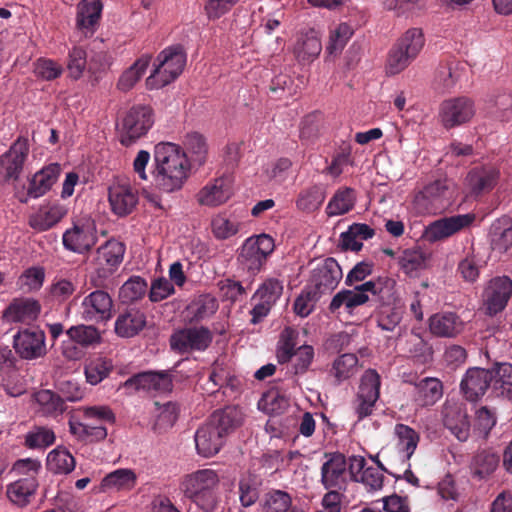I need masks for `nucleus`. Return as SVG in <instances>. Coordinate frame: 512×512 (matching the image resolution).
<instances>
[{
	"instance_id": "nucleus-30",
	"label": "nucleus",
	"mask_w": 512,
	"mask_h": 512,
	"mask_svg": "<svg viewBox=\"0 0 512 512\" xmlns=\"http://www.w3.org/2000/svg\"><path fill=\"white\" fill-rule=\"evenodd\" d=\"M322 51L321 33L315 28L301 30L296 37L293 53L300 62H312Z\"/></svg>"
},
{
	"instance_id": "nucleus-16",
	"label": "nucleus",
	"mask_w": 512,
	"mask_h": 512,
	"mask_svg": "<svg viewBox=\"0 0 512 512\" xmlns=\"http://www.w3.org/2000/svg\"><path fill=\"white\" fill-rule=\"evenodd\" d=\"M380 384V375L375 370L369 369L362 375L355 405L360 420L372 414L379 398Z\"/></svg>"
},
{
	"instance_id": "nucleus-57",
	"label": "nucleus",
	"mask_w": 512,
	"mask_h": 512,
	"mask_svg": "<svg viewBox=\"0 0 512 512\" xmlns=\"http://www.w3.org/2000/svg\"><path fill=\"white\" fill-rule=\"evenodd\" d=\"M352 35V30L346 23H340L330 29L329 41L326 47L330 55L339 54Z\"/></svg>"
},
{
	"instance_id": "nucleus-42",
	"label": "nucleus",
	"mask_w": 512,
	"mask_h": 512,
	"mask_svg": "<svg viewBox=\"0 0 512 512\" xmlns=\"http://www.w3.org/2000/svg\"><path fill=\"white\" fill-rule=\"evenodd\" d=\"M356 195L353 189L344 187L338 189L326 206V214L329 217L340 216L353 209Z\"/></svg>"
},
{
	"instance_id": "nucleus-34",
	"label": "nucleus",
	"mask_w": 512,
	"mask_h": 512,
	"mask_svg": "<svg viewBox=\"0 0 512 512\" xmlns=\"http://www.w3.org/2000/svg\"><path fill=\"white\" fill-rule=\"evenodd\" d=\"M499 170L492 166H484L472 169L466 177V185L472 194L491 190L497 183Z\"/></svg>"
},
{
	"instance_id": "nucleus-39",
	"label": "nucleus",
	"mask_w": 512,
	"mask_h": 512,
	"mask_svg": "<svg viewBox=\"0 0 512 512\" xmlns=\"http://www.w3.org/2000/svg\"><path fill=\"white\" fill-rule=\"evenodd\" d=\"M442 395V383L436 378L426 377L415 386V401L420 406L434 405Z\"/></svg>"
},
{
	"instance_id": "nucleus-55",
	"label": "nucleus",
	"mask_w": 512,
	"mask_h": 512,
	"mask_svg": "<svg viewBox=\"0 0 512 512\" xmlns=\"http://www.w3.org/2000/svg\"><path fill=\"white\" fill-rule=\"evenodd\" d=\"M64 68L57 61L50 58H38L33 63V73L37 79L53 81L63 74Z\"/></svg>"
},
{
	"instance_id": "nucleus-48",
	"label": "nucleus",
	"mask_w": 512,
	"mask_h": 512,
	"mask_svg": "<svg viewBox=\"0 0 512 512\" xmlns=\"http://www.w3.org/2000/svg\"><path fill=\"white\" fill-rule=\"evenodd\" d=\"M102 4L99 0H82L77 6V24L81 28H91L100 18Z\"/></svg>"
},
{
	"instance_id": "nucleus-59",
	"label": "nucleus",
	"mask_w": 512,
	"mask_h": 512,
	"mask_svg": "<svg viewBox=\"0 0 512 512\" xmlns=\"http://www.w3.org/2000/svg\"><path fill=\"white\" fill-rule=\"evenodd\" d=\"M55 441L53 430L47 427H35L30 430L25 437V444L32 449H44L52 445Z\"/></svg>"
},
{
	"instance_id": "nucleus-51",
	"label": "nucleus",
	"mask_w": 512,
	"mask_h": 512,
	"mask_svg": "<svg viewBox=\"0 0 512 512\" xmlns=\"http://www.w3.org/2000/svg\"><path fill=\"white\" fill-rule=\"evenodd\" d=\"M147 288V282L142 277L132 276L121 286L119 298L125 304L136 302L145 296Z\"/></svg>"
},
{
	"instance_id": "nucleus-53",
	"label": "nucleus",
	"mask_w": 512,
	"mask_h": 512,
	"mask_svg": "<svg viewBox=\"0 0 512 512\" xmlns=\"http://www.w3.org/2000/svg\"><path fill=\"white\" fill-rule=\"evenodd\" d=\"M87 67V53L82 46L74 45L67 55L66 68L68 76L73 80H78L83 76Z\"/></svg>"
},
{
	"instance_id": "nucleus-6",
	"label": "nucleus",
	"mask_w": 512,
	"mask_h": 512,
	"mask_svg": "<svg viewBox=\"0 0 512 512\" xmlns=\"http://www.w3.org/2000/svg\"><path fill=\"white\" fill-rule=\"evenodd\" d=\"M454 198V190L447 181H435L418 192L413 206L419 215H435L445 210Z\"/></svg>"
},
{
	"instance_id": "nucleus-45",
	"label": "nucleus",
	"mask_w": 512,
	"mask_h": 512,
	"mask_svg": "<svg viewBox=\"0 0 512 512\" xmlns=\"http://www.w3.org/2000/svg\"><path fill=\"white\" fill-rule=\"evenodd\" d=\"M46 465L55 474H67L75 468V459L67 449L57 447L48 453Z\"/></svg>"
},
{
	"instance_id": "nucleus-13",
	"label": "nucleus",
	"mask_w": 512,
	"mask_h": 512,
	"mask_svg": "<svg viewBox=\"0 0 512 512\" xmlns=\"http://www.w3.org/2000/svg\"><path fill=\"white\" fill-rule=\"evenodd\" d=\"M62 241L69 251L79 254L89 251L97 241L94 222L88 218L76 221L64 232Z\"/></svg>"
},
{
	"instance_id": "nucleus-15",
	"label": "nucleus",
	"mask_w": 512,
	"mask_h": 512,
	"mask_svg": "<svg viewBox=\"0 0 512 512\" xmlns=\"http://www.w3.org/2000/svg\"><path fill=\"white\" fill-rule=\"evenodd\" d=\"M28 139L18 137L0 157V174L6 181L17 180L29 156Z\"/></svg>"
},
{
	"instance_id": "nucleus-10",
	"label": "nucleus",
	"mask_w": 512,
	"mask_h": 512,
	"mask_svg": "<svg viewBox=\"0 0 512 512\" xmlns=\"http://www.w3.org/2000/svg\"><path fill=\"white\" fill-rule=\"evenodd\" d=\"M475 220L476 215L474 213L443 217L427 225L423 236L430 243L444 241L455 234L470 228Z\"/></svg>"
},
{
	"instance_id": "nucleus-38",
	"label": "nucleus",
	"mask_w": 512,
	"mask_h": 512,
	"mask_svg": "<svg viewBox=\"0 0 512 512\" xmlns=\"http://www.w3.org/2000/svg\"><path fill=\"white\" fill-rule=\"evenodd\" d=\"M261 512H298L291 496L282 490H270L260 499Z\"/></svg>"
},
{
	"instance_id": "nucleus-61",
	"label": "nucleus",
	"mask_w": 512,
	"mask_h": 512,
	"mask_svg": "<svg viewBox=\"0 0 512 512\" xmlns=\"http://www.w3.org/2000/svg\"><path fill=\"white\" fill-rule=\"evenodd\" d=\"M358 358L355 354L346 353L339 356L333 364L334 375L338 381L353 376L357 371Z\"/></svg>"
},
{
	"instance_id": "nucleus-9",
	"label": "nucleus",
	"mask_w": 512,
	"mask_h": 512,
	"mask_svg": "<svg viewBox=\"0 0 512 512\" xmlns=\"http://www.w3.org/2000/svg\"><path fill=\"white\" fill-rule=\"evenodd\" d=\"M297 332L290 327L285 328L280 336L277 347V358L280 363L294 359L295 373L305 372L314 358V349L310 345H302L294 350Z\"/></svg>"
},
{
	"instance_id": "nucleus-25",
	"label": "nucleus",
	"mask_w": 512,
	"mask_h": 512,
	"mask_svg": "<svg viewBox=\"0 0 512 512\" xmlns=\"http://www.w3.org/2000/svg\"><path fill=\"white\" fill-rule=\"evenodd\" d=\"M492 387V373L490 370L473 367L464 374L460 389L468 401H477Z\"/></svg>"
},
{
	"instance_id": "nucleus-35",
	"label": "nucleus",
	"mask_w": 512,
	"mask_h": 512,
	"mask_svg": "<svg viewBox=\"0 0 512 512\" xmlns=\"http://www.w3.org/2000/svg\"><path fill=\"white\" fill-rule=\"evenodd\" d=\"M137 483V475L132 469L120 468L107 474L101 481L103 491H131Z\"/></svg>"
},
{
	"instance_id": "nucleus-37",
	"label": "nucleus",
	"mask_w": 512,
	"mask_h": 512,
	"mask_svg": "<svg viewBox=\"0 0 512 512\" xmlns=\"http://www.w3.org/2000/svg\"><path fill=\"white\" fill-rule=\"evenodd\" d=\"M33 399L37 405L36 412L42 416L56 417L65 410L63 399L51 390L37 391L34 393Z\"/></svg>"
},
{
	"instance_id": "nucleus-31",
	"label": "nucleus",
	"mask_w": 512,
	"mask_h": 512,
	"mask_svg": "<svg viewBox=\"0 0 512 512\" xmlns=\"http://www.w3.org/2000/svg\"><path fill=\"white\" fill-rule=\"evenodd\" d=\"M111 211L119 216L129 215L138 203L137 192L127 184H114L108 190Z\"/></svg>"
},
{
	"instance_id": "nucleus-18",
	"label": "nucleus",
	"mask_w": 512,
	"mask_h": 512,
	"mask_svg": "<svg viewBox=\"0 0 512 512\" xmlns=\"http://www.w3.org/2000/svg\"><path fill=\"white\" fill-rule=\"evenodd\" d=\"M512 296V280L507 276L493 278L483 294L484 307L490 316L501 312Z\"/></svg>"
},
{
	"instance_id": "nucleus-8",
	"label": "nucleus",
	"mask_w": 512,
	"mask_h": 512,
	"mask_svg": "<svg viewBox=\"0 0 512 512\" xmlns=\"http://www.w3.org/2000/svg\"><path fill=\"white\" fill-rule=\"evenodd\" d=\"M154 123L152 110L145 105L133 106L118 123L121 143L131 145L144 136Z\"/></svg>"
},
{
	"instance_id": "nucleus-27",
	"label": "nucleus",
	"mask_w": 512,
	"mask_h": 512,
	"mask_svg": "<svg viewBox=\"0 0 512 512\" xmlns=\"http://www.w3.org/2000/svg\"><path fill=\"white\" fill-rule=\"evenodd\" d=\"M171 385V379L166 373L143 372L127 379L120 388L131 394L139 390L165 392L171 389Z\"/></svg>"
},
{
	"instance_id": "nucleus-60",
	"label": "nucleus",
	"mask_w": 512,
	"mask_h": 512,
	"mask_svg": "<svg viewBox=\"0 0 512 512\" xmlns=\"http://www.w3.org/2000/svg\"><path fill=\"white\" fill-rule=\"evenodd\" d=\"M111 367L112 365L110 361L105 358L99 357L91 360L85 366L87 382H89L91 385H97L108 376Z\"/></svg>"
},
{
	"instance_id": "nucleus-56",
	"label": "nucleus",
	"mask_w": 512,
	"mask_h": 512,
	"mask_svg": "<svg viewBox=\"0 0 512 512\" xmlns=\"http://www.w3.org/2000/svg\"><path fill=\"white\" fill-rule=\"evenodd\" d=\"M124 253V244L115 239H111L99 247L98 258L111 268H115L122 262Z\"/></svg>"
},
{
	"instance_id": "nucleus-2",
	"label": "nucleus",
	"mask_w": 512,
	"mask_h": 512,
	"mask_svg": "<svg viewBox=\"0 0 512 512\" xmlns=\"http://www.w3.org/2000/svg\"><path fill=\"white\" fill-rule=\"evenodd\" d=\"M190 163L182 148L171 142L158 143L154 151L155 187L164 193L180 190L186 182Z\"/></svg>"
},
{
	"instance_id": "nucleus-54",
	"label": "nucleus",
	"mask_w": 512,
	"mask_h": 512,
	"mask_svg": "<svg viewBox=\"0 0 512 512\" xmlns=\"http://www.w3.org/2000/svg\"><path fill=\"white\" fill-rule=\"evenodd\" d=\"M499 464V457L492 452L482 451L477 453L471 462L472 473L484 478L495 471Z\"/></svg>"
},
{
	"instance_id": "nucleus-50",
	"label": "nucleus",
	"mask_w": 512,
	"mask_h": 512,
	"mask_svg": "<svg viewBox=\"0 0 512 512\" xmlns=\"http://www.w3.org/2000/svg\"><path fill=\"white\" fill-rule=\"evenodd\" d=\"M424 44L425 39L422 30L410 28L398 39L395 46L416 59Z\"/></svg>"
},
{
	"instance_id": "nucleus-29",
	"label": "nucleus",
	"mask_w": 512,
	"mask_h": 512,
	"mask_svg": "<svg viewBox=\"0 0 512 512\" xmlns=\"http://www.w3.org/2000/svg\"><path fill=\"white\" fill-rule=\"evenodd\" d=\"M67 214L64 205L58 202H45L29 216V226L37 231L44 232L53 228Z\"/></svg>"
},
{
	"instance_id": "nucleus-5",
	"label": "nucleus",
	"mask_w": 512,
	"mask_h": 512,
	"mask_svg": "<svg viewBox=\"0 0 512 512\" xmlns=\"http://www.w3.org/2000/svg\"><path fill=\"white\" fill-rule=\"evenodd\" d=\"M155 68L146 79L148 89H160L174 81L183 71L186 55L180 46L164 49L156 59Z\"/></svg>"
},
{
	"instance_id": "nucleus-49",
	"label": "nucleus",
	"mask_w": 512,
	"mask_h": 512,
	"mask_svg": "<svg viewBox=\"0 0 512 512\" xmlns=\"http://www.w3.org/2000/svg\"><path fill=\"white\" fill-rule=\"evenodd\" d=\"M326 197L323 187L314 185L302 190L296 200L298 209L304 212H314L317 210Z\"/></svg>"
},
{
	"instance_id": "nucleus-41",
	"label": "nucleus",
	"mask_w": 512,
	"mask_h": 512,
	"mask_svg": "<svg viewBox=\"0 0 512 512\" xmlns=\"http://www.w3.org/2000/svg\"><path fill=\"white\" fill-rule=\"evenodd\" d=\"M394 434L397 438L396 447L398 452L404 460H409L418 446L419 434L405 424H396Z\"/></svg>"
},
{
	"instance_id": "nucleus-64",
	"label": "nucleus",
	"mask_w": 512,
	"mask_h": 512,
	"mask_svg": "<svg viewBox=\"0 0 512 512\" xmlns=\"http://www.w3.org/2000/svg\"><path fill=\"white\" fill-rule=\"evenodd\" d=\"M414 60L413 57L394 45L388 55L386 73L389 75H397L405 70Z\"/></svg>"
},
{
	"instance_id": "nucleus-4",
	"label": "nucleus",
	"mask_w": 512,
	"mask_h": 512,
	"mask_svg": "<svg viewBox=\"0 0 512 512\" xmlns=\"http://www.w3.org/2000/svg\"><path fill=\"white\" fill-rule=\"evenodd\" d=\"M219 483L220 478L215 470L199 469L182 478L180 490L202 510L210 512L218 502L216 490Z\"/></svg>"
},
{
	"instance_id": "nucleus-20",
	"label": "nucleus",
	"mask_w": 512,
	"mask_h": 512,
	"mask_svg": "<svg viewBox=\"0 0 512 512\" xmlns=\"http://www.w3.org/2000/svg\"><path fill=\"white\" fill-rule=\"evenodd\" d=\"M383 468L367 466V461L363 456L353 455L349 458L350 476L359 483H362L367 491L375 492L383 488L384 475Z\"/></svg>"
},
{
	"instance_id": "nucleus-52",
	"label": "nucleus",
	"mask_w": 512,
	"mask_h": 512,
	"mask_svg": "<svg viewBox=\"0 0 512 512\" xmlns=\"http://www.w3.org/2000/svg\"><path fill=\"white\" fill-rule=\"evenodd\" d=\"M185 151H183L188 160L202 164L205 161L207 145L204 137L196 132L186 135L183 142Z\"/></svg>"
},
{
	"instance_id": "nucleus-62",
	"label": "nucleus",
	"mask_w": 512,
	"mask_h": 512,
	"mask_svg": "<svg viewBox=\"0 0 512 512\" xmlns=\"http://www.w3.org/2000/svg\"><path fill=\"white\" fill-rule=\"evenodd\" d=\"M282 292V282L274 278H269L256 290L252 299H262L273 306L282 295Z\"/></svg>"
},
{
	"instance_id": "nucleus-11",
	"label": "nucleus",
	"mask_w": 512,
	"mask_h": 512,
	"mask_svg": "<svg viewBox=\"0 0 512 512\" xmlns=\"http://www.w3.org/2000/svg\"><path fill=\"white\" fill-rule=\"evenodd\" d=\"M476 108L472 99L461 96L444 100L439 107V121L445 129L461 126L472 120Z\"/></svg>"
},
{
	"instance_id": "nucleus-36",
	"label": "nucleus",
	"mask_w": 512,
	"mask_h": 512,
	"mask_svg": "<svg viewBox=\"0 0 512 512\" xmlns=\"http://www.w3.org/2000/svg\"><path fill=\"white\" fill-rule=\"evenodd\" d=\"M38 487L37 479L23 477L7 486V497L15 505L23 507L30 501Z\"/></svg>"
},
{
	"instance_id": "nucleus-47",
	"label": "nucleus",
	"mask_w": 512,
	"mask_h": 512,
	"mask_svg": "<svg viewBox=\"0 0 512 512\" xmlns=\"http://www.w3.org/2000/svg\"><path fill=\"white\" fill-rule=\"evenodd\" d=\"M151 56L143 55L137 59L132 66L125 70L119 78L118 88L122 91H128L134 87V85L141 79L145 74L149 64Z\"/></svg>"
},
{
	"instance_id": "nucleus-12",
	"label": "nucleus",
	"mask_w": 512,
	"mask_h": 512,
	"mask_svg": "<svg viewBox=\"0 0 512 512\" xmlns=\"http://www.w3.org/2000/svg\"><path fill=\"white\" fill-rule=\"evenodd\" d=\"M349 460L341 453L325 454L320 482L325 489L344 490L348 483Z\"/></svg>"
},
{
	"instance_id": "nucleus-26",
	"label": "nucleus",
	"mask_w": 512,
	"mask_h": 512,
	"mask_svg": "<svg viewBox=\"0 0 512 512\" xmlns=\"http://www.w3.org/2000/svg\"><path fill=\"white\" fill-rule=\"evenodd\" d=\"M443 423L459 440L466 441L470 435V422L462 404L446 401L442 408Z\"/></svg>"
},
{
	"instance_id": "nucleus-32",
	"label": "nucleus",
	"mask_w": 512,
	"mask_h": 512,
	"mask_svg": "<svg viewBox=\"0 0 512 512\" xmlns=\"http://www.w3.org/2000/svg\"><path fill=\"white\" fill-rule=\"evenodd\" d=\"M464 328L465 322L454 312L436 313L429 318V329L437 337L453 338Z\"/></svg>"
},
{
	"instance_id": "nucleus-21",
	"label": "nucleus",
	"mask_w": 512,
	"mask_h": 512,
	"mask_svg": "<svg viewBox=\"0 0 512 512\" xmlns=\"http://www.w3.org/2000/svg\"><path fill=\"white\" fill-rule=\"evenodd\" d=\"M212 341V333L205 327H192L175 332L170 339L171 347L179 352L205 350Z\"/></svg>"
},
{
	"instance_id": "nucleus-43",
	"label": "nucleus",
	"mask_w": 512,
	"mask_h": 512,
	"mask_svg": "<svg viewBox=\"0 0 512 512\" xmlns=\"http://www.w3.org/2000/svg\"><path fill=\"white\" fill-rule=\"evenodd\" d=\"M492 389L503 397L512 398V364L497 363L492 370Z\"/></svg>"
},
{
	"instance_id": "nucleus-7",
	"label": "nucleus",
	"mask_w": 512,
	"mask_h": 512,
	"mask_svg": "<svg viewBox=\"0 0 512 512\" xmlns=\"http://www.w3.org/2000/svg\"><path fill=\"white\" fill-rule=\"evenodd\" d=\"M275 249L274 239L266 234L252 235L242 244L239 262L249 271L259 272Z\"/></svg>"
},
{
	"instance_id": "nucleus-23",
	"label": "nucleus",
	"mask_w": 512,
	"mask_h": 512,
	"mask_svg": "<svg viewBox=\"0 0 512 512\" xmlns=\"http://www.w3.org/2000/svg\"><path fill=\"white\" fill-rule=\"evenodd\" d=\"M45 340L42 330L24 329L14 335V349L23 359H36L46 354Z\"/></svg>"
},
{
	"instance_id": "nucleus-33",
	"label": "nucleus",
	"mask_w": 512,
	"mask_h": 512,
	"mask_svg": "<svg viewBox=\"0 0 512 512\" xmlns=\"http://www.w3.org/2000/svg\"><path fill=\"white\" fill-rule=\"evenodd\" d=\"M382 305L377 313V324L382 330L393 331L401 322L403 317V304L395 296V287L393 296L389 300H379Z\"/></svg>"
},
{
	"instance_id": "nucleus-58",
	"label": "nucleus",
	"mask_w": 512,
	"mask_h": 512,
	"mask_svg": "<svg viewBox=\"0 0 512 512\" xmlns=\"http://www.w3.org/2000/svg\"><path fill=\"white\" fill-rule=\"evenodd\" d=\"M218 309L217 300L209 295L200 296L189 307L193 321H200L212 316Z\"/></svg>"
},
{
	"instance_id": "nucleus-46",
	"label": "nucleus",
	"mask_w": 512,
	"mask_h": 512,
	"mask_svg": "<svg viewBox=\"0 0 512 512\" xmlns=\"http://www.w3.org/2000/svg\"><path fill=\"white\" fill-rule=\"evenodd\" d=\"M240 222L226 213H219L212 218L211 230L218 240H226L235 236L240 230Z\"/></svg>"
},
{
	"instance_id": "nucleus-14",
	"label": "nucleus",
	"mask_w": 512,
	"mask_h": 512,
	"mask_svg": "<svg viewBox=\"0 0 512 512\" xmlns=\"http://www.w3.org/2000/svg\"><path fill=\"white\" fill-rule=\"evenodd\" d=\"M80 314L87 322H107L113 316V300L106 291L95 290L83 298Z\"/></svg>"
},
{
	"instance_id": "nucleus-3",
	"label": "nucleus",
	"mask_w": 512,
	"mask_h": 512,
	"mask_svg": "<svg viewBox=\"0 0 512 512\" xmlns=\"http://www.w3.org/2000/svg\"><path fill=\"white\" fill-rule=\"evenodd\" d=\"M395 285L394 279L379 277L376 280L357 285L353 289L341 290L332 298L329 309L335 313L344 307L348 313H351L355 307L365 304L370 296H375L378 300H389L393 296Z\"/></svg>"
},
{
	"instance_id": "nucleus-1",
	"label": "nucleus",
	"mask_w": 512,
	"mask_h": 512,
	"mask_svg": "<svg viewBox=\"0 0 512 512\" xmlns=\"http://www.w3.org/2000/svg\"><path fill=\"white\" fill-rule=\"evenodd\" d=\"M243 419L242 410L236 406L215 411L195 432L197 454L203 458L218 454L227 436L243 423Z\"/></svg>"
},
{
	"instance_id": "nucleus-17",
	"label": "nucleus",
	"mask_w": 512,
	"mask_h": 512,
	"mask_svg": "<svg viewBox=\"0 0 512 512\" xmlns=\"http://www.w3.org/2000/svg\"><path fill=\"white\" fill-rule=\"evenodd\" d=\"M66 335L69 338L68 342L62 344V354L71 360H76L80 357L81 351L75 346L78 344L82 347H89L100 342L101 334L99 330L92 325L79 324L71 326Z\"/></svg>"
},
{
	"instance_id": "nucleus-63",
	"label": "nucleus",
	"mask_w": 512,
	"mask_h": 512,
	"mask_svg": "<svg viewBox=\"0 0 512 512\" xmlns=\"http://www.w3.org/2000/svg\"><path fill=\"white\" fill-rule=\"evenodd\" d=\"M44 279L45 271L42 267H30L21 274L18 285L26 292H33L42 287Z\"/></svg>"
},
{
	"instance_id": "nucleus-22",
	"label": "nucleus",
	"mask_w": 512,
	"mask_h": 512,
	"mask_svg": "<svg viewBox=\"0 0 512 512\" xmlns=\"http://www.w3.org/2000/svg\"><path fill=\"white\" fill-rule=\"evenodd\" d=\"M41 312L40 303L34 298H14L2 312L5 323H22L29 325L35 321Z\"/></svg>"
},
{
	"instance_id": "nucleus-28",
	"label": "nucleus",
	"mask_w": 512,
	"mask_h": 512,
	"mask_svg": "<svg viewBox=\"0 0 512 512\" xmlns=\"http://www.w3.org/2000/svg\"><path fill=\"white\" fill-rule=\"evenodd\" d=\"M232 178L221 176L208 182L197 194V200L201 205L215 207L230 199L233 194Z\"/></svg>"
},
{
	"instance_id": "nucleus-19",
	"label": "nucleus",
	"mask_w": 512,
	"mask_h": 512,
	"mask_svg": "<svg viewBox=\"0 0 512 512\" xmlns=\"http://www.w3.org/2000/svg\"><path fill=\"white\" fill-rule=\"evenodd\" d=\"M342 269L334 258L318 262L312 269L310 284L318 294H324L336 288L342 279Z\"/></svg>"
},
{
	"instance_id": "nucleus-40",
	"label": "nucleus",
	"mask_w": 512,
	"mask_h": 512,
	"mask_svg": "<svg viewBox=\"0 0 512 512\" xmlns=\"http://www.w3.org/2000/svg\"><path fill=\"white\" fill-rule=\"evenodd\" d=\"M145 316L138 310L120 314L115 321V332L120 337H133L145 326Z\"/></svg>"
},
{
	"instance_id": "nucleus-24",
	"label": "nucleus",
	"mask_w": 512,
	"mask_h": 512,
	"mask_svg": "<svg viewBox=\"0 0 512 512\" xmlns=\"http://www.w3.org/2000/svg\"><path fill=\"white\" fill-rule=\"evenodd\" d=\"M61 172V166L58 163H52L43 167L32 177L26 194H17L21 203H27L29 199L39 198L46 194L56 183Z\"/></svg>"
},
{
	"instance_id": "nucleus-44",
	"label": "nucleus",
	"mask_w": 512,
	"mask_h": 512,
	"mask_svg": "<svg viewBox=\"0 0 512 512\" xmlns=\"http://www.w3.org/2000/svg\"><path fill=\"white\" fill-rule=\"evenodd\" d=\"M69 428L71 434L81 441H100L107 436V430L103 425H94L85 420H70Z\"/></svg>"
}]
</instances>
